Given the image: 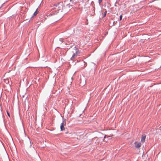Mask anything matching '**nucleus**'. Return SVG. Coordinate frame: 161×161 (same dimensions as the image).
Here are the masks:
<instances>
[{"label":"nucleus","instance_id":"6","mask_svg":"<svg viewBox=\"0 0 161 161\" xmlns=\"http://www.w3.org/2000/svg\"><path fill=\"white\" fill-rule=\"evenodd\" d=\"M7 114L8 115V116L9 117H10V115L9 114V113L8 111V110H7Z\"/></svg>","mask_w":161,"mask_h":161},{"label":"nucleus","instance_id":"8","mask_svg":"<svg viewBox=\"0 0 161 161\" xmlns=\"http://www.w3.org/2000/svg\"><path fill=\"white\" fill-rule=\"evenodd\" d=\"M102 1V0H99V3H101Z\"/></svg>","mask_w":161,"mask_h":161},{"label":"nucleus","instance_id":"9","mask_svg":"<svg viewBox=\"0 0 161 161\" xmlns=\"http://www.w3.org/2000/svg\"><path fill=\"white\" fill-rule=\"evenodd\" d=\"M106 12H105V13H104V14H105L104 16H105L106 15Z\"/></svg>","mask_w":161,"mask_h":161},{"label":"nucleus","instance_id":"4","mask_svg":"<svg viewBox=\"0 0 161 161\" xmlns=\"http://www.w3.org/2000/svg\"><path fill=\"white\" fill-rule=\"evenodd\" d=\"M60 128L61 130H65L64 125L63 122L61 123V124Z\"/></svg>","mask_w":161,"mask_h":161},{"label":"nucleus","instance_id":"2","mask_svg":"<svg viewBox=\"0 0 161 161\" xmlns=\"http://www.w3.org/2000/svg\"><path fill=\"white\" fill-rule=\"evenodd\" d=\"M135 146L136 148H138L142 146V144L140 142H135L134 143Z\"/></svg>","mask_w":161,"mask_h":161},{"label":"nucleus","instance_id":"3","mask_svg":"<svg viewBox=\"0 0 161 161\" xmlns=\"http://www.w3.org/2000/svg\"><path fill=\"white\" fill-rule=\"evenodd\" d=\"M146 136L145 135H142V138L141 140V142H145V139L146 138Z\"/></svg>","mask_w":161,"mask_h":161},{"label":"nucleus","instance_id":"10","mask_svg":"<svg viewBox=\"0 0 161 161\" xmlns=\"http://www.w3.org/2000/svg\"><path fill=\"white\" fill-rule=\"evenodd\" d=\"M31 145H30V147H31Z\"/></svg>","mask_w":161,"mask_h":161},{"label":"nucleus","instance_id":"1","mask_svg":"<svg viewBox=\"0 0 161 161\" xmlns=\"http://www.w3.org/2000/svg\"><path fill=\"white\" fill-rule=\"evenodd\" d=\"M72 52L74 53V54L71 58V59L73 60L79 54V50L76 47H75L73 49Z\"/></svg>","mask_w":161,"mask_h":161},{"label":"nucleus","instance_id":"5","mask_svg":"<svg viewBox=\"0 0 161 161\" xmlns=\"http://www.w3.org/2000/svg\"><path fill=\"white\" fill-rule=\"evenodd\" d=\"M37 13H38V12H37V9H36V11H35V12L34 13V15H36L37 14Z\"/></svg>","mask_w":161,"mask_h":161},{"label":"nucleus","instance_id":"7","mask_svg":"<svg viewBox=\"0 0 161 161\" xmlns=\"http://www.w3.org/2000/svg\"><path fill=\"white\" fill-rule=\"evenodd\" d=\"M122 15H121L120 16L119 20H122Z\"/></svg>","mask_w":161,"mask_h":161}]
</instances>
